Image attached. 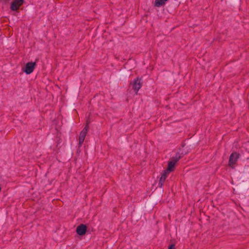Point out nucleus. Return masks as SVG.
I'll return each instance as SVG.
<instances>
[{"label": "nucleus", "instance_id": "nucleus-2", "mask_svg": "<svg viewBox=\"0 0 249 249\" xmlns=\"http://www.w3.org/2000/svg\"><path fill=\"white\" fill-rule=\"evenodd\" d=\"M180 158L179 155H176L175 157L173 158L172 160L168 162V167L163 171H172L174 170L176 163Z\"/></svg>", "mask_w": 249, "mask_h": 249}, {"label": "nucleus", "instance_id": "nucleus-6", "mask_svg": "<svg viewBox=\"0 0 249 249\" xmlns=\"http://www.w3.org/2000/svg\"><path fill=\"white\" fill-rule=\"evenodd\" d=\"M24 0H15L11 4V8L13 11L17 10L23 4Z\"/></svg>", "mask_w": 249, "mask_h": 249}, {"label": "nucleus", "instance_id": "nucleus-11", "mask_svg": "<svg viewBox=\"0 0 249 249\" xmlns=\"http://www.w3.org/2000/svg\"><path fill=\"white\" fill-rule=\"evenodd\" d=\"M89 121H87V123H86V124H88V125H89ZM89 126V125H88Z\"/></svg>", "mask_w": 249, "mask_h": 249}, {"label": "nucleus", "instance_id": "nucleus-1", "mask_svg": "<svg viewBox=\"0 0 249 249\" xmlns=\"http://www.w3.org/2000/svg\"><path fill=\"white\" fill-rule=\"evenodd\" d=\"M239 154L237 152H233L231 154L229 158V166L231 168L233 169L234 168V165L236 164L239 158Z\"/></svg>", "mask_w": 249, "mask_h": 249}, {"label": "nucleus", "instance_id": "nucleus-5", "mask_svg": "<svg viewBox=\"0 0 249 249\" xmlns=\"http://www.w3.org/2000/svg\"><path fill=\"white\" fill-rule=\"evenodd\" d=\"M35 65L36 63L35 62L28 63L25 68L24 72L28 74L31 73L35 69Z\"/></svg>", "mask_w": 249, "mask_h": 249}, {"label": "nucleus", "instance_id": "nucleus-8", "mask_svg": "<svg viewBox=\"0 0 249 249\" xmlns=\"http://www.w3.org/2000/svg\"><path fill=\"white\" fill-rule=\"evenodd\" d=\"M168 172H164L162 174L160 179V182L159 184L160 187H162L163 184V182H164L165 180L166 179L167 176H168Z\"/></svg>", "mask_w": 249, "mask_h": 249}, {"label": "nucleus", "instance_id": "nucleus-10", "mask_svg": "<svg viewBox=\"0 0 249 249\" xmlns=\"http://www.w3.org/2000/svg\"><path fill=\"white\" fill-rule=\"evenodd\" d=\"M175 246L174 245H171L169 248L168 249H174Z\"/></svg>", "mask_w": 249, "mask_h": 249}, {"label": "nucleus", "instance_id": "nucleus-9", "mask_svg": "<svg viewBox=\"0 0 249 249\" xmlns=\"http://www.w3.org/2000/svg\"><path fill=\"white\" fill-rule=\"evenodd\" d=\"M167 0H155L154 6L158 7H160L164 5Z\"/></svg>", "mask_w": 249, "mask_h": 249}, {"label": "nucleus", "instance_id": "nucleus-3", "mask_svg": "<svg viewBox=\"0 0 249 249\" xmlns=\"http://www.w3.org/2000/svg\"><path fill=\"white\" fill-rule=\"evenodd\" d=\"M89 129V126L88 124H87L83 129L81 131L79 138V146H81L83 144L85 138L86 136L87 132H88Z\"/></svg>", "mask_w": 249, "mask_h": 249}, {"label": "nucleus", "instance_id": "nucleus-7", "mask_svg": "<svg viewBox=\"0 0 249 249\" xmlns=\"http://www.w3.org/2000/svg\"><path fill=\"white\" fill-rule=\"evenodd\" d=\"M87 231V227L86 225L81 224L78 226L76 229V232L79 235H83L86 233Z\"/></svg>", "mask_w": 249, "mask_h": 249}, {"label": "nucleus", "instance_id": "nucleus-4", "mask_svg": "<svg viewBox=\"0 0 249 249\" xmlns=\"http://www.w3.org/2000/svg\"><path fill=\"white\" fill-rule=\"evenodd\" d=\"M142 86V79L141 78H137L132 83V89L137 94L139 90L141 88Z\"/></svg>", "mask_w": 249, "mask_h": 249}]
</instances>
